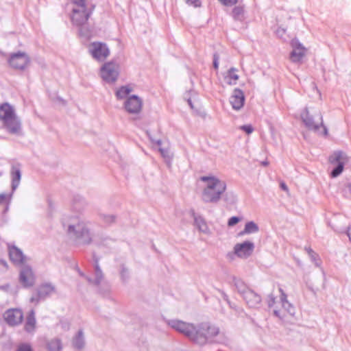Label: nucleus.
<instances>
[{"instance_id": "f257e3e1", "label": "nucleus", "mask_w": 351, "mask_h": 351, "mask_svg": "<svg viewBox=\"0 0 351 351\" xmlns=\"http://www.w3.org/2000/svg\"><path fill=\"white\" fill-rule=\"evenodd\" d=\"M199 180L206 183L202 195L204 202L217 204L223 197L229 204L236 203L237 195L231 191L226 192V184L224 181L213 176H201Z\"/></svg>"}, {"instance_id": "f03ea898", "label": "nucleus", "mask_w": 351, "mask_h": 351, "mask_svg": "<svg viewBox=\"0 0 351 351\" xmlns=\"http://www.w3.org/2000/svg\"><path fill=\"white\" fill-rule=\"evenodd\" d=\"M71 21L76 26L86 25L90 18L95 5L90 0H72Z\"/></svg>"}, {"instance_id": "7ed1b4c3", "label": "nucleus", "mask_w": 351, "mask_h": 351, "mask_svg": "<svg viewBox=\"0 0 351 351\" xmlns=\"http://www.w3.org/2000/svg\"><path fill=\"white\" fill-rule=\"evenodd\" d=\"M219 333V328L210 322H202L195 326L193 342L204 346L206 343H213V338Z\"/></svg>"}, {"instance_id": "20e7f679", "label": "nucleus", "mask_w": 351, "mask_h": 351, "mask_svg": "<svg viewBox=\"0 0 351 351\" xmlns=\"http://www.w3.org/2000/svg\"><path fill=\"white\" fill-rule=\"evenodd\" d=\"M301 119L305 126L309 130H313L315 132L319 129V126L323 127L324 135H327L328 130L326 126L323 124L322 116L319 112L311 114L308 108H306L301 113Z\"/></svg>"}, {"instance_id": "39448f33", "label": "nucleus", "mask_w": 351, "mask_h": 351, "mask_svg": "<svg viewBox=\"0 0 351 351\" xmlns=\"http://www.w3.org/2000/svg\"><path fill=\"white\" fill-rule=\"evenodd\" d=\"M36 280V276L33 268L28 265L21 267L19 273V282L24 288L33 287Z\"/></svg>"}, {"instance_id": "423d86ee", "label": "nucleus", "mask_w": 351, "mask_h": 351, "mask_svg": "<svg viewBox=\"0 0 351 351\" xmlns=\"http://www.w3.org/2000/svg\"><path fill=\"white\" fill-rule=\"evenodd\" d=\"M101 78L108 82H114L119 75V65L113 62H106L101 68Z\"/></svg>"}, {"instance_id": "0eeeda50", "label": "nucleus", "mask_w": 351, "mask_h": 351, "mask_svg": "<svg viewBox=\"0 0 351 351\" xmlns=\"http://www.w3.org/2000/svg\"><path fill=\"white\" fill-rule=\"evenodd\" d=\"M291 46L293 49L289 56L291 61L293 63H301L306 55V49L296 38L291 40Z\"/></svg>"}, {"instance_id": "6e6552de", "label": "nucleus", "mask_w": 351, "mask_h": 351, "mask_svg": "<svg viewBox=\"0 0 351 351\" xmlns=\"http://www.w3.org/2000/svg\"><path fill=\"white\" fill-rule=\"evenodd\" d=\"M90 53L94 58L103 60L109 56L110 50L105 43L94 42L90 45Z\"/></svg>"}, {"instance_id": "1a4fd4ad", "label": "nucleus", "mask_w": 351, "mask_h": 351, "mask_svg": "<svg viewBox=\"0 0 351 351\" xmlns=\"http://www.w3.org/2000/svg\"><path fill=\"white\" fill-rule=\"evenodd\" d=\"M8 254L11 262L16 266H23L27 261V257L15 245H8Z\"/></svg>"}, {"instance_id": "9d476101", "label": "nucleus", "mask_w": 351, "mask_h": 351, "mask_svg": "<svg viewBox=\"0 0 351 351\" xmlns=\"http://www.w3.org/2000/svg\"><path fill=\"white\" fill-rule=\"evenodd\" d=\"M254 250V244L250 241L241 243H237L234 247V254L239 258H247L250 257Z\"/></svg>"}, {"instance_id": "9b49d317", "label": "nucleus", "mask_w": 351, "mask_h": 351, "mask_svg": "<svg viewBox=\"0 0 351 351\" xmlns=\"http://www.w3.org/2000/svg\"><path fill=\"white\" fill-rule=\"evenodd\" d=\"M29 58L25 53H16L10 56L9 64L15 69H23L29 63Z\"/></svg>"}, {"instance_id": "f8f14e48", "label": "nucleus", "mask_w": 351, "mask_h": 351, "mask_svg": "<svg viewBox=\"0 0 351 351\" xmlns=\"http://www.w3.org/2000/svg\"><path fill=\"white\" fill-rule=\"evenodd\" d=\"M3 317L8 324L14 326L22 322L23 313L21 309L10 308L5 312Z\"/></svg>"}, {"instance_id": "ddd939ff", "label": "nucleus", "mask_w": 351, "mask_h": 351, "mask_svg": "<svg viewBox=\"0 0 351 351\" xmlns=\"http://www.w3.org/2000/svg\"><path fill=\"white\" fill-rule=\"evenodd\" d=\"M143 108L142 100L136 95L131 96L125 102V108L130 114L139 113Z\"/></svg>"}, {"instance_id": "4468645a", "label": "nucleus", "mask_w": 351, "mask_h": 351, "mask_svg": "<svg viewBox=\"0 0 351 351\" xmlns=\"http://www.w3.org/2000/svg\"><path fill=\"white\" fill-rule=\"evenodd\" d=\"M329 160L332 164L337 163V166L331 171L330 173V176L332 178H337L342 173L344 167V163L341 161L342 152H335L330 157Z\"/></svg>"}, {"instance_id": "2eb2a0df", "label": "nucleus", "mask_w": 351, "mask_h": 351, "mask_svg": "<svg viewBox=\"0 0 351 351\" xmlns=\"http://www.w3.org/2000/svg\"><path fill=\"white\" fill-rule=\"evenodd\" d=\"M246 304L249 308H258L260 307L262 298L261 296L252 289H250L243 297Z\"/></svg>"}, {"instance_id": "dca6fc26", "label": "nucleus", "mask_w": 351, "mask_h": 351, "mask_svg": "<svg viewBox=\"0 0 351 351\" xmlns=\"http://www.w3.org/2000/svg\"><path fill=\"white\" fill-rule=\"evenodd\" d=\"M230 102L233 109L236 110H240L243 106L245 102L243 92L239 88H235L230 97Z\"/></svg>"}, {"instance_id": "f3484780", "label": "nucleus", "mask_w": 351, "mask_h": 351, "mask_svg": "<svg viewBox=\"0 0 351 351\" xmlns=\"http://www.w3.org/2000/svg\"><path fill=\"white\" fill-rule=\"evenodd\" d=\"M195 326L177 320V332H180L186 336L193 341Z\"/></svg>"}, {"instance_id": "a211bd4d", "label": "nucleus", "mask_w": 351, "mask_h": 351, "mask_svg": "<svg viewBox=\"0 0 351 351\" xmlns=\"http://www.w3.org/2000/svg\"><path fill=\"white\" fill-rule=\"evenodd\" d=\"M16 116L14 108L8 103L0 106V120L4 123Z\"/></svg>"}, {"instance_id": "6ab92c4d", "label": "nucleus", "mask_w": 351, "mask_h": 351, "mask_svg": "<svg viewBox=\"0 0 351 351\" xmlns=\"http://www.w3.org/2000/svg\"><path fill=\"white\" fill-rule=\"evenodd\" d=\"M193 218L194 225L200 232L207 235L210 234V230L208 226V224L202 216L193 214Z\"/></svg>"}, {"instance_id": "aec40b11", "label": "nucleus", "mask_w": 351, "mask_h": 351, "mask_svg": "<svg viewBox=\"0 0 351 351\" xmlns=\"http://www.w3.org/2000/svg\"><path fill=\"white\" fill-rule=\"evenodd\" d=\"M3 126L12 134H17L21 130V123L16 116L3 123Z\"/></svg>"}, {"instance_id": "412c9836", "label": "nucleus", "mask_w": 351, "mask_h": 351, "mask_svg": "<svg viewBox=\"0 0 351 351\" xmlns=\"http://www.w3.org/2000/svg\"><path fill=\"white\" fill-rule=\"evenodd\" d=\"M69 231L78 237H83L86 233H88V230L83 223H77L76 226H69Z\"/></svg>"}, {"instance_id": "4be33fe9", "label": "nucleus", "mask_w": 351, "mask_h": 351, "mask_svg": "<svg viewBox=\"0 0 351 351\" xmlns=\"http://www.w3.org/2000/svg\"><path fill=\"white\" fill-rule=\"evenodd\" d=\"M233 282L238 293L242 296V298L251 289L241 279L234 278L233 279Z\"/></svg>"}, {"instance_id": "5701e85b", "label": "nucleus", "mask_w": 351, "mask_h": 351, "mask_svg": "<svg viewBox=\"0 0 351 351\" xmlns=\"http://www.w3.org/2000/svg\"><path fill=\"white\" fill-rule=\"evenodd\" d=\"M232 16L235 21H243L245 17V10L243 5L235 6L232 11Z\"/></svg>"}, {"instance_id": "b1692460", "label": "nucleus", "mask_w": 351, "mask_h": 351, "mask_svg": "<svg viewBox=\"0 0 351 351\" xmlns=\"http://www.w3.org/2000/svg\"><path fill=\"white\" fill-rule=\"evenodd\" d=\"M258 230L259 228L256 223H254V221H249L245 223L243 230L240 232L239 233V235L242 236L244 234L255 233L258 232Z\"/></svg>"}, {"instance_id": "393cba45", "label": "nucleus", "mask_w": 351, "mask_h": 351, "mask_svg": "<svg viewBox=\"0 0 351 351\" xmlns=\"http://www.w3.org/2000/svg\"><path fill=\"white\" fill-rule=\"evenodd\" d=\"M36 327V319L34 313L33 311L30 312L27 316L26 322L25 324V330L31 332H33Z\"/></svg>"}, {"instance_id": "a878e982", "label": "nucleus", "mask_w": 351, "mask_h": 351, "mask_svg": "<svg viewBox=\"0 0 351 351\" xmlns=\"http://www.w3.org/2000/svg\"><path fill=\"white\" fill-rule=\"evenodd\" d=\"M197 97V93L195 90L191 89L186 91L183 95V99L187 101L189 106L191 109H194V106L192 102V99H195Z\"/></svg>"}, {"instance_id": "bb28decb", "label": "nucleus", "mask_w": 351, "mask_h": 351, "mask_svg": "<svg viewBox=\"0 0 351 351\" xmlns=\"http://www.w3.org/2000/svg\"><path fill=\"white\" fill-rule=\"evenodd\" d=\"M49 351H60L62 349V344L59 339H53L47 343Z\"/></svg>"}, {"instance_id": "cd10ccee", "label": "nucleus", "mask_w": 351, "mask_h": 351, "mask_svg": "<svg viewBox=\"0 0 351 351\" xmlns=\"http://www.w3.org/2000/svg\"><path fill=\"white\" fill-rule=\"evenodd\" d=\"M132 91V88L128 86H121L117 92L116 95L119 99H123V97L128 95Z\"/></svg>"}, {"instance_id": "c85d7f7f", "label": "nucleus", "mask_w": 351, "mask_h": 351, "mask_svg": "<svg viewBox=\"0 0 351 351\" xmlns=\"http://www.w3.org/2000/svg\"><path fill=\"white\" fill-rule=\"evenodd\" d=\"M236 71L237 69L235 68L232 67L228 71L227 77L230 80L228 82V84L230 85L236 84V81L239 79V75L234 73Z\"/></svg>"}, {"instance_id": "c756f323", "label": "nucleus", "mask_w": 351, "mask_h": 351, "mask_svg": "<svg viewBox=\"0 0 351 351\" xmlns=\"http://www.w3.org/2000/svg\"><path fill=\"white\" fill-rule=\"evenodd\" d=\"M311 260L313 263H314L315 265L317 267H319L322 263L321 259L319 255L314 251L313 254L309 255Z\"/></svg>"}, {"instance_id": "7c9ffc66", "label": "nucleus", "mask_w": 351, "mask_h": 351, "mask_svg": "<svg viewBox=\"0 0 351 351\" xmlns=\"http://www.w3.org/2000/svg\"><path fill=\"white\" fill-rule=\"evenodd\" d=\"M241 221V218L237 216L231 217L228 221V226H233Z\"/></svg>"}, {"instance_id": "2f4dec72", "label": "nucleus", "mask_w": 351, "mask_h": 351, "mask_svg": "<svg viewBox=\"0 0 351 351\" xmlns=\"http://www.w3.org/2000/svg\"><path fill=\"white\" fill-rule=\"evenodd\" d=\"M188 5L194 8H199L202 5L200 0H184Z\"/></svg>"}, {"instance_id": "473e14b6", "label": "nucleus", "mask_w": 351, "mask_h": 351, "mask_svg": "<svg viewBox=\"0 0 351 351\" xmlns=\"http://www.w3.org/2000/svg\"><path fill=\"white\" fill-rule=\"evenodd\" d=\"M279 291L281 293V295H280V300H281V302L282 303V306H285V304H289L290 305V304L287 301V295L286 293L284 292V291L282 290V288H280L279 289Z\"/></svg>"}, {"instance_id": "72a5a7b5", "label": "nucleus", "mask_w": 351, "mask_h": 351, "mask_svg": "<svg viewBox=\"0 0 351 351\" xmlns=\"http://www.w3.org/2000/svg\"><path fill=\"white\" fill-rule=\"evenodd\" d=\"M219 1L225 6H232L235 5L238 0H219Z\"/></svg>"}, {"instance_id": "f704fd0d", "label": "nucleus", "mask_w": 351, "mask_h": 351, "mask_svg": "<svg viewBox=\"0 0 351 351\" xmlns=\"http://www.w3.org/2000/svg\"><path fill=\"white\" fill-rule=\"evenodd\" d=\"M241 130L246 134H250L254 131V128L251 125H244L241 127Z\"/></svg>"}, {"instance_id": "c9c22d12", "label": "nucleus", "mask_w": 351, "mask_h": 351, "mask_svg": "<svg viewBox=\"0 0 351 351\" xmlns=\"http://www.w3.org/2000/svg\"><path fill=\"white\" fill-rule=\"evenodd\" d=\"M16 351H33L31 346L28 344H21L19 346Z\"/></svg>"}, {"instance_id": "e433bc0d", "label": "nucleus", "mask_w": 351, "mask_h": 351, "mask_svg": "<svg viewBox=\"0 0 351 351\" xmlns=\"http://www.w3.org/2000/svg\"><path fill=\"white\" fill-rule=\"evenodd\" d=\"M219 56L218 53H215L213 54V67L215 68V70H217L219 68Z\"/></svg>"}, {"instance_id": "4c0bfd02", "label": "nucleus", "mask_w": 351, "mask_h": 351, "mask_svg": "<svg viewBox=\"0 0 351 351\" xmlns=\"http://www.w3.org/2000/svg\"><path fill=\"white\" fill-rule=\"evenodd\" d=\"M276 302V298L275 296L271 293L268 295V300H267V304L269 308L274 306Z\"/></svg>"}, {"instance_id": "58836bf2", "label": "nucleus", "mask_w": 351, "mask_h": 351, "mask_svg": "<svg viewBox=\"0 0 351 351\" xmlns=\"http://www.w3.org/2000/svg\"><path fill=\"white\" fill-rule=\"evenodd\" d=\"M219 292L221 293V296H222L223 299L229 304L230 307H232V306L231 305V303L229 300V298H228V295L223 291L219 290Z\"/></svg>"}, {"instance_id": "ea45409f", "label": "nucleus", "mask_w": 351, "mask_h": 351, "mask_svg": "<svg viewBox=\"0 0 351 351\" xmlns=\"http://www.w3.org/2000/svg\"><path fill=\"white\" fill-rule=\"evenodd\" d=\"M285 33V29H283V28H280L279 27L277 30H276V34L278 36H282Z\"/></svg>"}, {"instance_id": "a19ab883", "label": "nucleus", "mask_w": 351, "mask_h": 351, "mask_svg": "<svg viewBox=\"0 0 351 351\" xmlns=\"http://www.w3.org/2000/svg\"><path fill=\"white\" fill-rule=\"evenodd\" d=\"M280 188L285 191H288V186H287V184L285 183V182H280Z\"/></svg>"}, {"instance_id": "79ce46f5", "label": "nucleus", "mask_w": 351, "mask_h": 351, "mask_svg": "<svg viewBox=\"0 0 351 351\" xmlns=\"http://www.w3.org/2000/svg\"><path fill=\"white\" fill-rule=\"evenodd\" d=\"M304 250L307 252V254H308V256L311 254H313V252H314L310 247H307L306 246L304 247Z\"/></svg>"}, {"instance_id": "37998d69", "label": "nucleus", "mask_w": 351, "mask_h": 351, "mask_svg": "<svg viewBox=\"0 0 351 351\" xmlns=\"http://www.w3.org/2000/svg\"><path fill=\"white\" fill-rule=\"evenodd\" d=\"M0 267L4 268L5 270L8 269V265L5 262L0 261Z\"/></svg>"}, {"instance_id": "c03bdc74", "label": "nucleus", "mask_w": 351, "mask_h": 351, "mask_svg": "<svg viewBox=\"0 0 351 351\" xmlns=\"http://www.w3.org/2000/svg\"><path fill=\"white\" fill-rule=\"evenodd\" d=\"M274 315L278 317H280V312L279 310H274Z\"/></svg>"}, {"instance_id": "a18cd8bd", "label": "nucleus", "mask_w": 351, "mask_h": 351, "mask_svg": "<svg viewBox=\"0 0 351 351\" xmlns=\"http://www.w3.org/2000/svg\"><path fill=\"white\" fill-rule=\"evenodd\" d=\"M347 234L349 237L350 241H351V226L348 227V231H347Z\"/></svg>"}, {"instance_id": "49530a36", "label": "nucleus", "mask_w": 351, "mask_h": 351, "mask_svg": "<svg viewBox=\"0 0 351 351\" xmlns=\"http://www.w3.org/2000/svg\"><path fill=\"white\" fill-rule=\"evenodd\" d=\"M16 177L18 179H19V178H20V173H19V171H16Z\"/></svg>"}, {"instance_id": "de8ad7c7", "label": "nucleus", "mask_w": 351, "mask_h": 351, "mask_svg": "<svg viewBox=\"0 0 351 351\" xmlns=\"http://www.w3.org/2000/svg\"><path fill=\"white\" fill-rule=\"evenodd\" d=\"M262 164H263V166H267L268 165V162L264 161V162H263Z\"/></svg>"}]
</instances>
